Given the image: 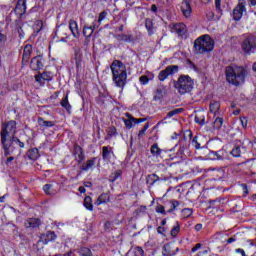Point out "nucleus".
Instances as JSON below:
<instances>
[{
	"instance_id": "ddd939ff",
	"label": "nucleus",
	"mask_w": 256,
	"mask_h": 256,
	"mask_svg": "<svg viewBox=\"0 0 256 256\" xmlns=\"http://www.w3.org/2000/svg\"><path fill=\"white\" fill-rule=\"evenodd\" d=\"M245 0H238L237 6L233 10V19L234 21H241V18L243 17V11H245Z\"/></svg>"
},
{
	"instance_id": "423d86ee",
	"label": "nucleus",
	"mask_w": 256,
	"mask_h": 256,
	"mask_svg": "<svg viewBox=\"0 0 256 256\" xmlns=\"http://www.w3.org/2000/svg\"><path fill=\"white\" fill-rule=\"evenodd\" d=\"M17 135V121L10 120L1 124L0 141L3 139H11Z\"/></svg>"
},
{
	"instance_id": "f257e3e1",
	"label": "nucleus",
	"mask_w": 256,
	"mask_h": 256,
	"mask_svg": "<svg viewBox=\"0 0 256 256\" xmlns=\"http://www.w3.org/2000/svg\"><path fill=\"white\" fill-rule=\"evenodd\" d=\"M112 80L116 87L125 89L127 85V66L121 60H114L110 65Z\"/></svg>"
},
{
	"instance_id": "79ce46f5",
	"label": "nucleus",
	"mask_w": 256,
	"mask_h": 256,
	"mask_svg": "<svg viewBox=\"0 0 256 256\" xmlns=\"http://www.w3.org/2000/svg\"><path fill=\"white\" fill-rule=\"evenodd\" d=\"M183 111H184L183 108H176V109L168 112L164 119H171V117H175V115H179V114L183 113Z\"/></svg>"
},
{
	"instance_id": "f03ea898",
	"label": "nucleus",
	"mask_w": 256,
	"mask_h": 256,
	"mask_svg": "<svg viewBox=\"0 0 256 256\" xmlns=\"http://www.w3.org/2000/svg\"><path fill=\"white\" fill-rule=\"evenodd\" d=\"M226 81L235 87L243 85L245 83V77H247V70L239 66H227L225 69Z\"/></svg>"
},
{
	"instance_id": "69168bd1",
	"label": "nucleus",
	"mask_w": 256,
	"mask_h": 256,
	"mask_svg": "<svg viewBox=\"0 0 256 256\" xmlns=\"http://www.w3.org/2000/svg\"><path fill=\"white\" fill-rule=\"evenodd\" d=\"M201 247H203V244L197 243L194 247H192L191 253H197V251H199V249H201Z\"/></svg>"
},
{
	"instance_id": "b1692460",
	"label": "nucleus",
	"mask_w": 256,
	"mask_h": 256,
	"mask_svg": "<svg viewBox=\"0 0 256 256\" xmlns=\"http://www.w3.org/2000/svg\"><path fill=\"white\" fill-rule=\"evenodd\" d=\"M69 30L71 31V34L75 39H79L81 37V33L79 32V25L77 24V21L70 20L69 21Z\"/></svg>"
},
{
	"instance_id": "5701e85b",
	"label": "nucleus",
	"mask_w": 256,
	"mask_h": 256,
	"mask_svg": "<svg viewBox=\"0 0 256 256\" xmlns=\"http://www.w3.org/2000/svg\"><path fill=\"white\" fill-rule=\"evenodd\" d=\"M179 253V247L173 250L171 244H165L162 248V255L163 256H175Z\"/></svg>"
},
{
	"instance_id": "de8ad7c7",
	"label": "nucleus",
	"mask_w": 256,
	"mask_h": 256,
	"mask_svg": "<svg viewBox=\"0 0 256 256\" xmlns=\"http://www.w3.org/2000/svg\"><path fill=\"white\" fill-rule=\"evenodd\" d=\"M44 25L45 23L43 22V20H37L35 22V33H41V31H43Z\"/></svg>"
},
{
	"instance_id": "aec40b11",
	"label": "nucleus",
	"mask_w": 256,
	"mask_h": 256,
	"mask_svg": "<svg viewBox=\"0 0 256 256\" xmlns=\"http://www.w3.org/2000/svg\"><path fill=\"white\" fill-rule=\"evenodd\" d=\"M55 239H57V234H55V231H48L40 236V241L43 243V245H47V243H51V241H55Z\"/></svg>"
},
{
	"instance_id": "4d7b16f0",
	"label": "nucleus",
	"mask_w": 256,
	"mask_h": 256,
	"mask_svg": "<svg viewBox=\"0 0 256 256\" xmlns=\"http://www.w3.org/2000/svg\"><path fill=\"white\" fill-rule=\"evenodd\" d=\"M143 255H145V251L141 246L134 248V256H143Z\"/></svg>"
},
{
	"instance_id": "72a5a7b5",
	"label": "nucleus",
	"mask_w": 256,
	"mask_h": 256,
	"mask_svg": "<svg viewBox=\"0 0 256 256\" xmlns=\"http://www.w3.org/2000/svg\"><path fill=\"white\" fill-rule=\"evenodd\" d=\"M109 201H111L109 193H102L96 200L95 205H97V207H99V205L109 203Z\"/></svg>"
},
{
	"instance_id": "cd10ccee",
	"label": "nucleus",
	"mask_w": 256,
	"mask_h": 256,
	"mask_svg": "<svg viewBox=\"0 0 256 256\" xmlns=\"http://www.w3.org/2000/svg\"><path fill=\"white\" fill-rule=\"evenodd\" d=\"M117 41H124V43H133L135 41V36L133 34H118L115 36Z\"/></svg>"
},
{
	"instance_id": "6e6d98bb",
	"label": "nucleus",
	"mask_w": 256,
	"mask_h": 256,
	"mask_svg": "<svg viewBox=\"0 0 256 256\" xmlns=\"http://www.w3.org/2000/svg\"><path fill=\"white\" fill-rule=\"evenodd\" d=\"M156 213H160V215H167V210H165V206L158 204L155 209Z\"/></svg>"
},
{
	"instance_id": "bf43d9fd",
	"label": "nucleus",
	"mask_w": 256,
	"mask_h": 256,
	"mask_svg": "<svg viewBox=\"0 0 256 256\" xmlns=\"http://www.w3.org/2000/svg\"><path fill=\"white\" fill-rule=\"evenodd\" d=\"M96 103H98V105H103V103H105V94L100 93L98 97H96Z\"/></svg>"
},
{
	"instance_id": "4be33fe9",
	"label": "nucleus",
	"mask_w": 256,
	"mask_h": 256,
	"mask_svg": "<svg viewBox=\"0 0 256 256\" xmlns=\"http://www.w3.org/2000/svg\"><path fill=\"white\" fill-rule=\"evenodd\" d=\"M26 229H37L41 227V219L39 218H28L24 223Z\"/></svg>"
},
{
	"instance_id": "c85d7f7f",
	"label": "nucleus",
	"mask_w": 256,
	"mask_h": 256,
	"mask_svg": "<svg viewBox=\"0 0 256 256\" xmlns=\"http://www.w3.org/2000/svg\"><path fill=\"white\" fill-rule=\"evenodd\" d=\"M26 157L29 159V161H37V159L41 157V154H39V149L31 148L26 152Z\"/></svg>"
},
{
	"instance_id": "a211bd4d",
	"label": "nucleus",
	"mask_w": 256,
	"mask_h": 256,
	"mask_svg": "<svg viewBox=\"0 0 256 256\" xmlns=\"http://www.w3.org/2000/svg\"><path fill=\"white\" fill-rule=\"evenodd\" d=\"M192 1L193 0H182L181 11L184 17H191V13H193V9L191 8Z\"/></svg>"
},
{
	"instance_id": "473e14b6",
	"label": "nucleus",
	"mask_w": 256,
	"mask_h": 256,
	"mask_svg": "<svg viewBox=\"0 0 256 256\" xmlns=\"http://www.w3.org/2000/svg\"><path fill=\"white\" fill-rule=\"evenodd\" d=\"M208 156H209V159H211L212 161H223L224 159L223 151L221 150L210 151Z\"/></svg>"
},
{
	"instance_id": "bb28decb",
	"label": "nucleus",
	"mask_w": 256,
	"mask_h": 256,
	"mask_svg": "<svg viewBox=\"0 0 256 256\" xmlns=\"http://www.w3.org/2000/svg\"><path fill=\"white\" fill-rule=\"evenodd\" d=\"M150 152H151L152 157H156V158L161 157V155H163V153H167L166 150L159 148V144H157V143H154L151 146Z\"/></svg>"
},
{
	"instance_id": "603ef678",
	"label": "nucleus",
	"mask_w": 256,
	"mask_h": 256,
	"mask_svg": "<svg viewBox=\"0 0 256 256\" xmlns=\"http://www.w3.org/2000/svg\"><path fill=\"white\" fill-rule=\"evenodd\" d=\"M231 155L233 157H241V146H234L231 150Z\"/></svg>"
},
{
	"instance_id": "f8f14e48",
	"label": "nucleus",
	"mask_w": 256,
	"mask_h": 256,
	"mask_svg": "<svg viewBox=\"0 0 256 256\" xmlns=\"http://www.w3.org/2000/svg\"><path fill=\"white\" fill-rule=\"evenodd\" d=\"M97 163V157H92L88 159L85 163H82L80 166V171L77 172L75 179H79V176L82 175L83 171H91Z\"/></svg>"
},
{
	"instance_id": "20e7f679",
	"label": "nucleus",
	"mask_w": 256,
	"mask_h": 256,
	"mask_svg": "<svg viewBox=\"0 0 256 256\" xmlns=\"http://www.w3.org/2000/svg\"><path fill=\"white\" fill-rule=\"evenodd\" d=\"M0 143L4 151V157L13 155L15 151H19V149H25V143L22 142L17 136L2 139L0 140Z\"/></svg>"
},
{
	"instance_id": "7ed1b4c3",
	"label": "nucleus",
	"mask_w": 256,
	"mask_h": 256,
	"mask_svg": "<svg viewBox=\"0 0 256 256\" xmlns=\"http://www.w3.org/2000/svg\"><path fill=\"white\" fill-rule=\"evenodd\" d=\"M215 49V41L209 34L202 35L194 41V53L203 55Z\"/></svg>"
},
{
	"instance_id": "774afa93",
	"label": "nucleus",
	"mask_w": 256,
	"mask_h": 256,
	"mask_svg": "<svg viewBox=\"0 0 256 256\" xmlns=\"http://www.w3.org/2000/svg\"><path fill=\"white\" fill-rule=\"evenodd\" d=\"M215 7L218 13H221V0H215Z\"/></svg>"
},
{
	"instance_id": "a19ab883",
	"label": "nucleus",
	"mask_w": 256,
	"mask_h": 256,
	"mask_svg": "<svg viewBox=\"0 0 256 256\" xmlns=\"http://www.w3.org/2000/svg\"><path fill=\"white\" fill-rule=\"evenodd\" d=\"M220 109H221V104L219 102L213 101L210 103V113H213L214 115H216Z\"/></svg>"
},
{
	"instance_id": "2f4dec72",
	"label": "nucleus",
	"mask_w": 256,
	"mask_h": 256,
	"mask_svg": "<svg viewBox=\"0 0 256 256\" xmlns=\"http://www.w3.org/2000/svg\"><path fill=\"white\" fill-rule=\"evenodd\" d=\"M37 123H38L39 127H43L44 129H49L51 127H55L54 121H47L43 117H38Z\"/></svg>"
},
{
	"instance_id": "a18cd8bd",
	"label": "nucleus",
	"mask_w": 256,
	"mask_h": 256,
	"mask_svg": "<svg viewBox=\"0 0 256 256\" xmlns=\"http://www.w3.org/2000/svg\"><path fill=\"white\" fill-rule=\"evenodd\" d=\"M126 117H128V119L124 120L125 127H126V129H132L134 117L131 116V114H129V113L126 114Z\"/></svg>"
},
{
	"instance_id": "680f3d73",
	"label": "nucleus",
	"mask_w": 256,
	"mask_h": 256,
	"mask_svg": "<svg viewBox=\"0 0 256 256\" xmlns=\"http://www.w3.org/2000/svg\"><path fill=\"white\" fill-rule=\"evenodd\" d=\"M147 129H149V123H146L144 125V127L139 131L138 137H143V135H145V131H147Z\"/></svg>"
},
{
	"instance_id": "f704fd0d",
	"label": "nucleus",
	"mask_w": 256,
	"mask_h": 256,
	"mask_svg": "<svg viewBox=\"0 0 256 256\" xmlns=\"http://www.w3.org/2000/svg\"><path fill=\"white\" fill-rule=\"evenodd\" d=\"M145 28L147 29L148 35H153L155 32L153 29H155V24L153 23V19L146 18L145 19Z\"/></svg>"
},
{
	"instance_id": "e2e57ef3",
	"label": "nucleus",
	"mask_w": 256,
	"mask_h": 256,
	"mask_svg": "<svg viewBox=\"0 0 256 256\" xmlns=\"http://www.w3.org/2000/svg\"><path fill=\"white\" fill-rule=\"evenodd\" d=\"M17 33H18V37L19 39H24L25 37V32L23 31V28L21 26H19L17 28Z\"/></svg>"
},
{
	"instance_id": "4c0bfd02",
	"label": "nucleus",
	"mask_w": 256,
	"mask_h": 256,
	"mask_svg": "<svg viewBox=\"0 0 256 256\" xmlns=\"http://www.w3.org/2000/svg\"><path fill=\"white\" fill-rule=\"evenodd\" d=\"M83 205L88 211H93V199L91 198V196H86L84 198Z\"/></svg>"
},
{
	"instance_id": "7c9ffc66",
	"label": "nucleus",
	"mask_w": 256,
	"mask_h": 256,
	"mask_svg": "<svg viewBox=\"0 0 256 256\" xmlns=\"http://www.w3.org/2000/svg\"><path fill=\"white\" fill-rule=\"evenodd\" d=\"M74 60L76 63V68L81 69L83 65V52H81V49H76L74 52Z\"/></svg>"
},
{
	"instance_id": "2eb2a0df",
	"label": "nucleus",
	"mask_w": 256,
	"mask_h": 256,
	"mask_svg": "<svg viewBox=\"0 0 256 256\" xmlns=\"http://www.w3.org/2000/svg\"><path fill=\"white\" fill-rule=\"evenodd\" d=\"M31 55H33V45L26 44L24 46L23 54H22V65H27L29 60L31 59Z\"/></svg>"
},
{
	"instance_id": "1a4fd4ad",
	"label": "nucleus",
	"mask_w": 256,
	"mask_h": 256,
	"mask_svg": "<svg viewBox=\"0 0 256 256\" xmlns=\"http://www.w3.org/2000/svg\"><path fill=\"white\" fill-rule=\"evenodd\" d=\"M175 73H179L178 65H169L164 70L160 71L158 74L159 81H165L170 75H175Z\"/></svg>"
},
{
	"instance_id": "c03bdc74",
	"label": "nucleus",
	"mask_w": 256,
	"mask_h": 256,
	"mask_svg": "<svg viewBox=\"0 0 256 256\" xmlns=\"http://www.w3.org/2000/svg\"><path fill=\"white\" fill-rule=\"evenodd\" d=\"M192 145L193 147H195V149H203L205 147V145L201 144V138H199L198 136H195L192 139Z\"/></svg>"
},
{
	"instance_id": "052dcab7",
	"label": "nucleus",
	"mask_w": 256,
	"mask_h": 256,
	"mask_svg": "<svg viewBox=\"0 0 256 256\" xmlns=\"http://www.w3.org/2000/svg\"><path fill=\"white\" fill-rule=\"evenodd\" d=\"M182 212L184 213L185 217H191V215H193V209L191 208H184Z\"/></svg>"
},
{
	"instance_id": "a878e982",
	"label": "nucleus",
	"mask_w": 256,
	"mask_h": 256,
	"mask_svg": "<svg viewBox=\"0 0 256 256\" xmlns=\"http://www.w3.org/2000/svg\"><path fill=\"white\" fill-rule=\"evenodd\" d=\"M206 114L203 111L197 112L194 118L195 123L197 125H200V127H203V125H207L209 121L205 120Z\"/></svg>"
},
{
	"instance_id": "13d9d810",
	"label": "nucleus",
	"mask_w": 256,
	"mask_h": 256,
	"mask_svg": "<svg viewBox=\"0 0 256 256\" xmlns=\"http://www.w3.org/2000/svg\"><path fill=\"white\" fill-rule=\"evenodd\" d=\"M110 29L115 33H123L125 30V24H120L118 27H110Z\"/></svg>"
},
{
	"instance_id": "0e129e2a",
	"label": "nucleus",
	"mask_w": 256,
	"mask_h": 256,
	"mask_svg": "<svg viewBox=\"0 0 256 256\" xmlns=\"http://www.w3.org/2000/svg\"><path fill=\"white\" fill-rule=\"evenodd\" d=\"M147 211V206H140L138 209L135 210L136 215L139 213H145Z\"/></svg>"
},
{
	"instance_id": "6ab92c4d",
	"label": "nucleus",
	"mask_w": 256,
	"mask_h": 256,
	"mask_svg": "<svg viewBox=\"0 0 256 256\" xmlns=\"http://www.w3.org/2000/svg\"><path fill=\"white\" fill-rule=\"evenodd\" d=\"M95 29H99V25H97V19H95L92 22L91 26L84 25L82 33L84 37H93V33H95Z\"/></svg>"
},
{
	"instance_id": "e433bc0d",
	"label": "nucleus",
	"mask_w": 256,
	"mask_h": 256,
	"mask_svg": "<svg viewBox=\"0 0 256 256\" xmlns=\"http://www.w3.org/2000/svg\"><path fill=\"white\" fill-rule=\"evenodd\" d=\"M60 105L67 111V113H71L72 107L69 103V94H66V96L61 100Z\"/></svg>"
},
{
	"instance_id": "9b49d317",
	"label": "nucleus",
	"mask_w": 256,
	"mask_h": 256,
	"mask_svg": "<svg viewBox=\"0 0 256 256\" xmlns=\"http://www.w3.org/2000/svg\"><path fill=\"white\" fill-rule=\"evenodd\" d=\"M72 155L78 165H81L85 161V151L77 143L74 144Z\"/></svg>"
},
{
	"instance_id": "37998d69",
	"label": "nucleus",
	"mask_w": 256,
	"mask_h": 256,
	"mask_svg": "<svg viewBox=\"0 0 256 256\" xmlns=\"http://www.w3.org/2000/svg\"><path fill=\"white\" fill-rule=\"evenodd\" d=\"M80 256H93V252L88 247H81L78 250Z\"/></svg>"
},
{
	"instance_id": "8fccbe9b",
	"label": "nucleus",
	"mask_w": 256,
	"mask_h": 256,
	"mask_svg": "<svg viewBox=\"0 0 256 256\" xmlns=\"http://www.w3.org/2000/svg\"><path fill=\"white\" fill-rule=\"evenodd\" d=\"M179 231H181V226L179 225V222H176V225L172 228L170 235L172 237H177V235H179Z\"/></svg>"
},
{
	"instance_id": "ea45409f",
	"label": "nucleus",
	"mask_w": 256,
	"mask_h": 256,
	"mask_svg": "<svg viewBox=\"0 0 256 256\" xmlns=\"http://www.w3.org/2000/svg\"><path fill=\"white\" fill-rule=\"evenodd\" d=\"M153 73H150L149 76L147 75H142L139 78V81L141 83V85H147L150 81H153Z\"/></svg>"
},
{
	"instance_id": "0eeeda50",
	"label": "nucleus",
	"mask_w": 256,
	"mask_h": 256,
	"mask_svg": "<svg viewBox=\"0 0 256 256\" xmlns=\"http://www.w3.org/2000/svg\"><path fill=\"white\" fill-rule=\"evenodd\" d=\"M241 47L245 55H251L252 53H256V36H246L242 41Z\"/></svg>"
},
{
	"instance_id": "49530a36",
	"label": "nucleus",
	"mask_w": 256,
	"mask_h": 256,
	"mask_svg": "<svg viewBox=\"0 0 256 256\" xmlns=\"http://www.w3.org/2000/svg\"><path fill=\"white\" fill-rule=\"evenodd\" d=\"M223 118L221 117H216L214 122H213V129H220L221 127H223Z\"/></svg>"
},
{
	"instance_id": "412c9836",
	"label": "nucleus",
	"mask_w": 256,
	"mask_h": 256,
	"mask_svg": "<svg viewBox=\"0 0 256 256\" xmlns=\"http://www.w3.org/2000/svg\"><path fill=\"white\" fill-rule=\"evenodd\" d=\"M14 11L16 15H20V17L25 15V13H27V0H18Z\"/></svg>"
},
{
	"instance_id": "c9c22d12",
	"label": "nucleus",
	"mask_w": 256,
	"mask_h": 256,
	"mask_svg": "<svg viewBox=\"0 0 256 256\" xmlns=\"http://www.w3.org/2000/svg\"><path fill=\"white\" fill-rule=\"evenodd\" d=\"M121 177H123V171L122 170H116L115 172H112L109 175L108 181L110 183H115L117 181V179H121Z\"/></svg>"
},
{
	"instance_id": "393cba45",
	"label": "nucleus",
	"mask_w": 256,
	"mask_h": 256,
	"mask_svg": "<svg viewBox=\"0 0 256 256\" xmlns=\"http://www.w3.org/2000/svg\"><path fill=\"white\" fill-rule=\"evenodd\" d=\"M111 155H113V147L104 146L102 147V159L103 161L111 162Z\"/></svg>"
},
{
	"instance_id": "4468645a",
	"label": "nucleus",
	"mask_w": 256,
	"mask_h": 256,
	"mask_svg": "<svg viewBox=\"0 0 256 256\" xmlns=\"http://www.w3.org/2000/svg\"><path fill=\"white\" fill-rule=\"evenodd\" d=\"M180 148L177 152V157L180 159H183V157H187V154L189 153V142H187V139L184 137L181 140H179Z\"/></svg>"
},
{
	"instance_id": "c756f323",
	"label": "nucleus",
	"mask_w": 256,
	"mask_h": 256,
	"mask_svg": "<svg viewBox=\"0 0 256 256\" xmlns=\"http://www.w3.org/2000/svg\"><path fill=\"white\" fill-rule=\"evenodd\" d=\"M165 91L166 89L164 86H158L154 91V96H153L154 101H162L163 97H165Z\"/></svg>"
},
{
	"instance_id": "dca6fc26",
	"label": "nucleus",
	"mask_w": 256,
	"mask_h": 256,
	"mask_svg": "<svg viewBox=\"0 0 256 256\" xmlns=\"http://www.w3.org/2000/svg\"><path fill=\"white\" fill-rule=\"evenodd\" d=\"M172 29L181 37V39H187V26L185 23L174 24Z\"/></svg>"
},
{
	"instance_id": "39448f33",
	"label": "nucleus",
	"mask_w": 256,
	"mask_h": 256,
	"mask_svg": "<svg viewBox=\"0 0 256 256\" xmlns=\"http://www.w3.org/2000/svg\"><path fill=\"white\" fill-rule=\"evenodd\" d=\"M174 89L178 91L179 95H187L193 91L195 87V81L191 76L182 74L177 80L173 81Z\"/></svg>"
},
{
	"instance_id": "58836bf2",
	"label": "nucleus",
	"mask_w": 256,
	"mask_h": 256,
	"mask_svg": "<svg viewBox=\"0 0 256 256\" xmlns=\"http://www.w3.org/2000/svg\"><path fill=\"white\" fill-rule=\"evenodd\" d=\"M169 205L170 208L167 210V213H173L174 211H177V207L181 205V202L178 200H170Z\"/></svg>"
},
{
	"instance_id": "09e8293b",
	"label": "nucleus",
	"mask_w": 256,
	"mask_h": 256,
	"mask_svg": "<svg viewBox=\"0 0 256 256\" xmlns=\"http://www.w3.org/2000/svg\"><path fill=\"white\" fill-rule=\"evenodd\" d=\"M43 191L46 195H55L53 192V185L52 184H45L43 186Z\"/></svg>"
},
{
	"instance_id": "6e6552de",
	"label": "nucleus",
	"mask_w": 256,
	"mask_h": 256,
	"mask_svg": "<svg viewBox=\"0 0 256 256\" xmlns=\"http://www.w3.org/2000/svg\"><path fill=\"white\" fill-rule=\"evenodd\" d=\"M34 79L36 83L40 85V87H45V81H47L48 83L50 81H53V72L51 71H44L42 73L39 72L34 76Z\"/></svg>"
},
{
	"instance_id": "338daca9",
	"label": "nucleus",
	"mask_w": 256,
	"mask_h": 256,
	"mask_svg": "<svg viewBox=\"0 0 256 256\" xmlns=\"http://www.w3.org/2000/svg\"><path fill=\"white\" fill-rule=\"evenodd\" d=\"M240 122H241V125H242L243 129H247V118L246 117H241Z\"/></svg>"
},
{
	"instance_id": "9d476101",
	"label": "nucleus",
	"mask_w": 256,
	"mask_h": 256,
	"mask_svg": "<svg viewBox=\"0 0 256 256\" xmlns=\"http://www.w3.org/2000/svg\"><path fill=\"white\" fill-rule=\"evenodd\" d=\"M45 67V58L43 54L33 57L30 61V69L32 71H41Z\"/></svg>"
},
{
	"instance_id": "3c124183",
	"label": "nucleus",
	"mask_w": 256,
	"mask_h": 256,
	"mask_svg": "<svg viewBox=\"0 0 256 256\" xmlns=\"http://www.w3.org/2000/svg\"><path fill=\"white\" fill-rule=\"evenodd\" d=\"M106 17H107V12L102 11L98 16V20H96V25H98V27H101V23L102 21H104Z\"/></svg>"
},
{
	"instance_id": "f3484780",
	"label": "nucleus",
	"mask_w": 256,
	"mask_h": 256,
	"mask_svg": "<svg viewBox=\"0 0 256 256\" xmlns=\"http://www.w3.org/2000/svg\"><path fill=\"white\" fill-rule=\"evenodd\" d=\"M169 178L162 176L159 177L157 174L153 173V174H149L146 177V185H149V187H153V185H155L157 183V181H167Z\"/></svg>"
},
{
	"instance_id": "864d4df0",
	"label": "nucleus",
	"mask_w": 256,
	"mask_h": 256,
	"mask_svg": "<svg viewBox=\"0 0 256 256\" xmlns=\"http://www.w3.org/2000/svg\"><path fill=\"white\" fill-rule=\"evenodd\" d=\"M107 133H108V137H110V138L117 137V128L115 126H110L108 128Z\"/></svg>"
},
{
	"instance_id": "5fc2aeb1",
	"label": "nucleus",
	"mask_w": 256,
	"mask_h": 256,
	"mask_svg": "<svg viewBox=\"0 0 256 256\" xmlns=\"http://www.w3.org/2000/svg\"><path fill=\"white\" fill-rule=\"evenodd\" d=\"M5 43H7V34L0 28V47L5 45Z\"/></svg>"
}]
</instances>
